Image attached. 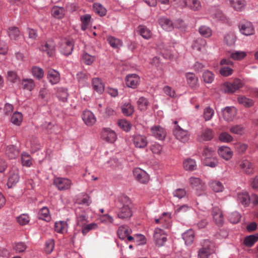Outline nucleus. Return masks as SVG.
Segmentation results:
<instances>
[{"label": "nucleus", "mask_w": 258, "mask_h": 258, "mask_svg": "<svg viewBox=\"0 0 258 258\" xmlns=\"http://www.w3.org/2000/svg\"><path fill=\"white\" fill-rule=\"evenodd\" d=\"M187 83L191 88H195L198 85V78L192 73H187L185 74Z\"/></svg>", "instance_id": "obj_32"}, {"label": "nucleus", "mask_w": 258, "mask_h": 258, "mask_svg": "<svg viewBox=\"0 0 258 258\" xmlns=\"http://www.w3.org/2000/svg\"><path fill=\"white\" fill-rule=\"evenodd\" d=\"M53 184L59 190H64L70 188L72 182L67 178L57 177L54 179Z\"/></svg>", "instance_id": "obj_8"}, {"label": "nucleus", "mask_w": 258, "mask_h": 258, "mask_svg": "<svg viewBox=\"0 0 258 258\" xmlns=\"http://www.w3.org/2000/svg\"><path fill=\"white\" fill-rule=\"evenodd\" d=\"M98 228V225L96 223H91L89 224H85L82 228V232L83 235H86L90 231L96 230Z\"/></svg>", "instance_id": "obj_49"}, {"label": "nucleus", "mask_w": 258, "mask_h": 258, "mask_svg": "<svg viewBox=\"0 0 258 258\" xmlns=\"http://www.w3.org/2000/svg\"><path fill=\"white\" fill-rule=\"evenodd\" d=\"M92 84L93 89L99 94H101L103 92L104 86L101 79L99 78H93L92 81Z\"/></svg>", "instance_id": "obj_30"}, {"label": "nucleus", "mask_w": 258, "mask_h": 258, "mask_svg": "<svg viewBox=\"0 0 258 258\" xmlns=\"http://www.w3.org/2000/svg\"><path fill=\"white\" fill-rule=\"evenodd\" d=\"M185 8H187L194 11H198L202 8L199 0H185Z\"/></svg>", "instance_id": "obj_28"}, {"label": "nucleus", "mask_w": 258, "mask_h": 258, "mask_svg": "<svg viewBox=\"0 0 258 258\" xmlns=\"http://www.w3.org/2000/svg\"><path fill=\"white\" fill-rule=\"evenodd\" d=\"M47 78L52 85H55L59 82L60 75L58 71L50 69L48 71Z\"/></svg>", "instance_id": "obj_21"}, {"label": "nucleus", "mask_w": 258, "mask_h": 258, "mask_svg": "<svg viewBox=\"0 0 258 258\" xmlns=\"http://www.w3.org/2000/svg\"><path fill=\"white\" fill-rule=\"evenodd\" d=\"M158 23L161 27L166 31H170L173 29L172 21L166 17H160L158 19Z\"/></svg>", "instance_id": "obj_26"}, {"label": "nucleus", "mask_w": 258, "mask_h": 258, "mask_svg": "<svg viewBox=\"0 0 258 258\" xmlns=\"http://www.w3.org/2000/svg\"><path fill=\"white\" fill-rule=\"evenodd\" d=\"M133 175L135 178L142 183H146L149 180V176L148 173L140 168L134 169Z\"/></svg>", "instance_id": "obj_13"}, {"label": "nucleus", "mask_w": 258, "mask_h": 258, "mask_svg": "<svg viewBox=\"0 0 258 258\" xmlns=\"http://www.w3.org/2000/svg\"><path fill=\"white\" fill-rule=\"evenodd\" d=\"M51 15L56 18H62L64 15V9L63 7L54 6L51 9Z\"/></svg>", "instance_id": "obj_42"}, {"label": "nucleus", "mask_w": 258, "mask_h": 258, "mask_svg": "<svg viewBox=\"0 0 258 258\" xmlns=\"http://www.w3.org/2000/svg\"><path fill=\"white\" fill-rule=\"evenodd\" d=\"M132 232V230L127 226H121L119 227L117 230V235L121 240H125L126 237Z\"/></svg>", "instance_id": "obj_33"}, {"label": "nucleus", "mask_w": 258, "mask_h": 258, "mask_svg": "<svg viewBox=\"0 0 258 258\" xmlns=\"http://www.w3.org/2000/svg\"><path fill=\"white\" fill-rule=\"evenodd\" d=\"M152 135L158 140L163 141L166 136V131L160 125H154L151 128Z\"/></svg>", "instance_id": "obj_12"}, {"label": "nucleus", "mask_w": 258, "mask_h": 258, "mask_svg": "<svg viewBox=\"0 0 258 258\" xmlns=\"http://www.w3.org/2000/svg\"><path fill=\"white\" fill-rule=\"evenodd\" d=\"M82 118L87 126L93 125L96 121V118L92 112L86 110L82 115Z\"/></svg>", "instance_id": "obj_16"}, {"label": "nucleus", "mask_w": 258, "mask_h": 258, "mask_svg": "<svg viewBox=\"0 0 258 258\" xmlns=\"http://www.w3.org/2000/svg\"><path fill=\"white\" fill-rule=\"evenodd\" d=\"M236 40V36L232 32L226 34L224 36V41L228 45H232Z\"/></svg>", "instance_id": "obj_55"}, {"label": "nucleus", "mask_w": 258, "mask_h": 258, "mask_svg": "<svg viewBox=\"0 0 258 258\" xmlns=\"http://www.w3.org/2000/svg\"><path fill=\"white\" fill-rule=\"evenodd\" d=\"M7 32L12 40H17L20 35L19 30L16 27H9Z\"/></svg>", "instance_id": "obj_48"}, {"label": "nucleus", "mask_w": 258, "mask_h": 258, "mask_svg": "<svg viewBox=\"0 0 258 258\" xmlns=\"http://www.w3.org/2000/svg\"><path fill=\"white\" fill-rule=\"evenodd\" d=\"M56 44L52 39L41 43L39 50L43 53H45L49 57L52 56L55 52Z\"/></svg>", "instance_id": "obj_1"}, {"label": "nucleus", "mask_w": 258, "mask_h": 258, "mask_svg": "<svg viewBox=\"0 0 258 258\" xmlns=\"http://www.w3.org/2000/svg\"><path fill=\"white\" fill-rule=\"evenodd\" d=\"M209 186L213 191L216 192L222 191L224 189L223 184L219 181L213 180L209 182Z\"/></svg>", "instance_id": "obj_45"}, {"label": "nucleus", "mask_w": 258, "mask_h": 258, "mask_svg": "<svg viewBox=\"0 0 258 258\" xmlns=\"http://www.w3.org/2000/svg\"><path fill=\"white\" fill-rule=\"evenodd\" d=\"M140 82V77L135 74H129L125 78V83L127 87L133 89L136 88Z\"/></svg>", "instance_id": "obj_17"}, {"label": "nucleus", "mask_w": 258, "mask_h": 258, "mask_svg": "<svg viewBox=\"0 0 258 258\" xmlns=\"http://www.w3.org/2000/svg\"><path fill=\"white\" fill-rule=\"evenodd\" d=\"M214 136V133L211 128H203L198 136L199 142L208 141L211 140Z\"/></svg>", "instance_id": "obj_14"}, {"label": "nucleus", "mask_w": 258, "mask_h": 258, "mask_svg": "<svg viewBox=\"0 0 258 258\" xmlns=\"http://www.w3.org/2000/svg\"><path fill=\"white\" fill-rule=\"evenodd\" d=\"M5 153L10 159H15L19 154L18 150L13 145L7 146Z\"/></svg>", "instance_id": "obj_35"}, {"label": "nucleus", "mask_w": 258, "mask_h": 258, "mask_svg": "<svg viewBox=\"0 0 258 258\" xmlns=\"http://www.w3.org/2000/svg\"><path fill=\"white\" fill-rule=\"evenodd\" d=\"M206 44V41L205 39L198 38L193 41L191 47L194 50L202 51L204 49Z\"/></svg>", "instance_id": "obj_31"}, {"label": "nucleus", "mask_w": 258, "mask_h": 258, "mask_svg": "<svg viewBox=\"0 0 258 258\" xmlns=\"http://www.w3.org/2000/svg\"><path fill=\"white\" fill-rule=\"evenodd\" d=\"M54 247V241L52 239L47 240L45 243L44 250L47 253H50L53 250Z\"/></svg>", "instance_id": "obj_63"}, {"label": "nucleus", "mask_w": 258, "mask_h": 258, "mask_svg": "<svg viewBox=\"0 0 258 258\" xmlns=\"http://www.w3.org/2000/svg\"><path fill=\"white\" fill-rule=\"evenodd\" d=\"M188 182L190 186L196 190L198 196L202 195L206 189L205 183L199 178L190 177L188 179Z\"/></svg>", "instance_id": "obj_2"}, {"label": "nucleus", "mask_w": 258, "mask_h": 258, "mask_svg": "<svg viewBox=\"0 0 258 258\" xmlns=\"http://www.w3.org/2000/svg\"><path fill=\"white\" fill-rule=\"evenodd\" d=\"M182 237L185 244L190 245L193 242L194 240V232L192 230L189 229L182 234Z\"/></svg>", "instance_id": "obj_34"}, {"label": "nucleus", "mask_w": 258, "mask_h": 258, "mask_svg": "<svg viewBox=\"0 0 258 258\" xmlns=\"http://www.w3.org/2000/svg\"><path fill=\"white\" fill-rule=\"evenodd\" d=\"M32 73L33 76L39 80L42 78L44 76L43 70L37 67H34L32 68Z\"/></svg>", "instance_id": "obj_62"}, {"label": "nucleus", "mask_w": 258, "mask_h": 258, "mask_svg": "<svg viewBox=\"0 0 258 258\" xmlns=\"http://www.w3.org/2000/svg\"><path fill=\"white\" fill-rule=\"evenodd\" d=\"M229 131L231 133L241 136L244 134V129L241 125H235L231 126Z\"/></svg>", "instance_id": "obj_59"}, {"label": "nucleus", "mask_w": 258, "mask_h": 258, "mask_svg": "<svg viewBox=\"0 0 258 258\" xmlns=\"http://www.w3.org/2000/svg\"><path fill=\"white\" fill-rule=\"evenodd\" d=\"M173 133L176 138L182 143H186L189 139L190 134L188 131L182 129L178 125L175 126Z\"/></svg>", "instance_id": "obj_5"}, {"label": "nucleus", "mask_w": 258, "mask_h": 258, "mask_svg": "<svg viewBox=\"0 0 258 258\" xmlns=\"http://www.w3.org/2000/svg\"><path fill=\"white\" fill-rule=\"evenodd\" d=\"M93 10L95 13L98 14L100 16H103L106 15V10L105 8L100 4H94Z\"/></svg>", "instance_id": "obj_56"}, {"label": "nucleus", "mask_w": 258, "mask_h": 258, "mask_svg": "<svg viewBox=\"0 0 258 258\" xmlns=\"http://www.w3.org/2000/svg\"><path fill=\"white\" fill-rule=\"evenodd\" d=\"M122 113L125 116H131L134 112V107L130 102H125L121 106Z\"/></svg>", "instance_id": "obj_40"}, {"label": "nucleus", "mask_w": 258, "mask_h": 258, "mask_svg": "<svg viewBox=\"0 0 258 258\" xmlns=\"http://www.w3.org/2000/svg\"><path fill=\"white\" fill-rule=\"evenodd\" d=\"M74 49L73 40H64L60 46V51L64 55L71 54Z\"/></svg>", "instance_id": "obj_15"}, {"label": "nucleus", "mask_w": 258, "mask_h": 258, "mask_svg": "<svg viewBox=\"0 0 258 258\" xmlns=\"http://www.w3.org/2000/svg\"><path fill=\"white\" fill-rule=\"evenodd\" d=\"M242 87V83L239 79L235 80L232 83H225L222 85V90L225 93H233Z\"/></svg>", "instance_id": "obj_4"}, {"label": "nucleus", "mask_w": 258, "mask_h": 258, "mask_svg": "<svg viewBox=\"0 0 258 258\" xmlns=\"http://www.w3.org/2000/svg\"><path fill=\"white\" fill-rule=\"evenodd\" d=\"M107 41L110 46L114 49H119L123 45L121 40L114 36H107Z\"/></svg>", "instance_id": "obj_29"}, {"label": "nucleus", "mask_w": 258, "mask_h": 258, "mask_svg": "<svg viewBox=\"0 0 258 258\" xmlns=\"http://www.w3.org/2000/svg\"><path fill=\"white\" fill-rule=\"evenodd\" d=\"M246 53L243 51H234L230 54V57L234 60H240L244 58Z\"/></svg>", "instance_id": "obj_57"}, {"label": "nucleus", "mask_w": 258, "mask_h": 258, "mask_svg": "<svg viewBox=\"0 0 258 258\" xmlns=\"http://www.w3.org/2000/svg\"><path fill=\"white\" fill-rule=\"evenodd\" d=\"M19 171L16 167H13L9 172L7 185L9 188H12L19 181Z\"/></svg>", "instance_id": "obj_7"}, {"label": "nucleus", "mask_w": 258, "mask_h": 258, "mask_svg": "<svg viewBox=\"0 0 258 258\" xmlns=\"http://www.w3.org/2000/svg\"><path fill=\"white\" fill-rule=\"evenodd\" d=\"M132 141L137 148L144 149L148 144L147 137L143 135L135 134L132 136Z\"/></svg>", "instance_id": "obj_6"}, {"label": "nucleus", "mask_w": 258, "mask_h": 258, "mask_svg": "<svg viewBox=\"0 0 258 258\" xmlns=\"http://www.w3.org/2000/svg\"><path fill=\"white\" fill-rule=\"evenodd\" d=\"M23 120L22 114L18 111L15 112L11 118V122L16 125H20Z\"/></svg>", "instance_id": "obj_46"}, {"label": "nucleus", "mask_w": 258, "mask_h": 258, "mask_svg": "<svg viewBox=\"0 0 258 258\" xmlns=\"http://www.w3.org/2000/svg\"><path fill=\"white\" fill-rule=\"evenodd\" d=\"M218 153L220 157L226 160H229L232 158L233 152L227 146H222L218 149Z\"/></svg>", "instance_id": "obj_25"}, {"label": "nucleus", "mask_w": 258, "mask_h": 258, "mask_svg": "<svg viewBox=\"0 0 258 258\" xmlns=\"http://www.w3.org/2000/svg\"><path fill=\"white\" fill-rule=\"evenodd\" d=\"M239 166L241 170L246 174H250L253 172V167L251 163L247 159L242 160Z\"/></svg>", "instance_id": "obj_23"}, {"label": "nucleus", "mask_w": 258, "mask_h": 258, "mask_svg": "<svg viewBox=\"0 0 258 258\" xmlns=\"http://www.w3.org/2000/svg\"><path fill=\"white\" fill-rule=\"evenodd\" d=\"M81 21V29L86 30L90 26L91 22V16L90 14H85L80 18Z\"/></svg>", "instance_id": "obj_38"}, {"label": "nucleus", "mask_w": 258, "mask_h": 258, "mask_svg": "<svg viewBox=\"0 0 258 258\" xmlns=\"http://www.w3.org/2000/svg\"><path fill=\"white\" fill-rule=\"evenodd\" d=\"M231 7L236 11H242L245 6L244 0H229Z\"/></svg>", "instance_id": "obj_39"}, {"label": "nucleus", "mask_w": 258, "mask_h": 258, "mask_svg": "<svg viewBox=\"0 0 258 258\" xmlns=\"http://www.w3.org/2000/svg\"><path fill=\"white\" fill-rule=\"evenodd\" d=\"M238 200L242 205L246 206L250 201V197L247 192H242L238 195Z\"/></svg>", "instance_id": "obj_54"}, {"label": "nucleus", "mask_w": 258, "mask_h": 258, "mask_svg": "<svg viewBox=\"0 0 258 258\" xmlns=\"http://www.w3.org/2000/svg\"><path fill=\"white\" fill-rule=\"evenodd\" d=\"M117 217L121 219H128L132 216V208L116 209Z\"/></svg>", "instance_id": "obj_27"}, {"label": "nucleus", "mask_w": 258, "mask_h": 258, "mask_svg": "<svg viewBox=\"0 0 258 258\" xmlns=\"http://www.w3.org/2000/svg\"><path fill=\"white\" fill-rule=\"evenodd\" d=\"M211 17L215 21L225 22L227 20L226 16L222 13L221 10L215 8H211L210 11Z\"/></svg>", "instance_id": "obj_19"}, {"label": "nucleus", "mask_w": 258, "mask_h": 258, "mask_svg": "<svg viewBox=\"0 0 258 258\" xmlns=\"http://www.w3.org/2000/svg\"><path fill=\"white\" fill-rule=\"evenodd\" d=\"M224 119L230 121L233 120L236 114V109L233 106H227L222 109Z\"/></svg>", "instance_id": "obj_18"}, {"label": "nucleus", "mask_w": 258, "mask_h": 258, "mask_svg": "<svg viewBox=\"0 0 258 258\" xmlns=\"http://www.w3.org/2000/svg\"><path fill=\"white\" fill-rule=\"evenodd\" d=\"M139 31L140 35L146 39H149L152 36V32L146 26H140Z\"/></svg>", "instance_id": "obj_51"}, {"label": "nucleus", "mask_w": 258, "mask_h": 258, "mask_svg": "<svg viewBox=\"0 0 258 258\" xmlns=\"http://www.w3.org/2000/svg\"><path fill=\"white\" fill-rule=\"evenodd\" d=\"M212 215L215 223L219 226L222 225L224 218L220 209L218 207H214L212 210Z\"/></svg>", "instance_id": "obj_22"}, {"label": "nucleus", "mask_w": 258, "mask_h": 258, "mask_svg": "<svg viewBox=\"0 0 258 258\" xmlns=\"http://www.w3.org/2000/svg\"><path fill=\"white\" fill-rule=\"evenodd\" d=\"M21 83L23 89L29 91H31L35 86L34 82L32 79H23Z\"/></svg>", "instance_id": "obj_41"}, {"label": "nucleus", "mask_w": 258, "mask_h": 258, "mask_svg": "<svg viewBox=\"0 0 258 258\" xmlns=\"http://www.w3.org/2000/svg\"><path fill=\"white\" fill-rule=\"evenodd\" d=\"M214 74L209 71H205L203 74V80L206 83L210 84L212 83L214 81Z\"/></svg>", "instance_id": "obj_58"}, {"label": "nucleus", "mask_w": 258, "mask_h": 258, "mask_svg": "<svg viewBox=\"0 0 258 258\" xmlns=\"http://www.w3.org/2000/svg\"><path fill=\"white\" fill-rule=\"evenodd\" d=\"M57 96L60 101L65 102L68 100V93L67 90L63 88H61L58 91Z\"/></svg>", "instance_id": "obj_60"}, {"label": "nucleus", "mask_w": 258, "mask_h": 258, "mask_svg": "<svg viewBox=\"0 0 258 258\" xmlns=\"http://www.w3.org/2000/svg\"><path fill=\"white\" fill-rule=\"evenodd\" d=\"M55 231L59 233H64L67 232L68 224L67 222L59 221L56 222L54 225Z\"/></svg>", "instance_id": "obj_36"}, {"label": "nucleus", "mask_w": 258, "mask_h": 258, "mask_svg": "<svg viewBox=\"0 0 258 258\" xmlns=\"http://www.w3.org/2000/svg\"><path fill=\"white\" fill-rule=\"evenodd\" d=\"M219 140L223 143H229L233 140V137L226 132H222L219 136Z\"/></svg>", "instance_id": "obj_64"}, {"label": "nucleus", "mask_w": 258, "mask_h": 258, "mask_svg": "<svg viewBox=\"0 0 258 258\" xmlns=\"http://www.w3.org/2000/svg\"><path fill=\"white\" fill-rule=\"evenodd\" d=\"M118 125L121 129L125 132L130 131L132 127V125L130 122L125 119L119 120Z\"/></svg>", "instance_id": "obj_61"}, {"label": "nucleus", "mask_w": 258, "mask_h": 258, "mask_svg": "<svg viewBox=\"0 0 258 258\" xmlns=\"http://www.w3.org/2000/svg\"><path fill=\"white\" fill-rule=\"evenodd\" d=\"M137 104L139 109L141 111H145L147 109L149 103L146 98L141 97L137 101Z\"/></svg>", "instance_id": "obj_44"}, {"label": "nucleus", "mask_w": 258, "mask_h": 258, "mask_svg": "<svg viewBox=\"0 0 258 258\" xmlns=\"http://www.w3.org/2000/svg\"><path fill=\"white\" fill-rule=\"evenodd\" d=\"M21 162L23 166L30 167L32 163L29 154L26 152H23L21 155Z\"/></svg>", "instance_id": "obj_52"}, {"label": "nucleus", "mask_w": 258, "mask_h": 258, "mask_svg": "<svg viewBox=\"0 0 258 258\" xmlns=\"http://www.w3.org/2000/svg\"><path fill=\"white\" fill-rule=\"evenodd\" d=\"M116 209L132 208V202L130 199L126 195H120L115 202Z\"/></svg>", "instance_id": "obj_10"}, {"label": "nucleus", "mask_w": 258, "mask_h": 258, "mask_svg": "<svg viewBox=\"0 0 258 258\" xmlns=\"http://www.w3.org/2000/svg\"><path fill=\"white\" fill-rule=\"evenodd\" d=\"M213 252V243L209 240H205L203 245L198 250V258H208Z\"/></svg>", "instance_id": "obj_3"}, {"label": "nucleus", "mask_w": 258, "mask_h": 258, "mask_svg": "<svg viewBox=\"0 0 258 258\" xmlns=\"http://www.w3.org/2000/svg\"><path fill=\"white\" fill-rule=\"evenodd\" d=\"M203 163L205 166L213 168L218 165V161L217 159L214 156L211 158L207 157L204 158Z\"/></svg>", "instance_id": "obj_53"}, {"label": "nucleus", "mask_w": 258, "mask_h": 258, "mask_svg": "<svg viewBox=\"0 0 258 258\" xmlns=\"http://www.w3.org/2000/svg\"><path fill=\"white\" fill-rule=\"evenodd\" d=\"M238 27L240 32L244 35H250L254 33L253 25L250 22L245 21H241L239 23Z\"/></svg>", "instance_id": "obj_11"}, {"label": "nucleus", "mask_w": 258, "mask_h": 258, "mask_svg": "<svg viewBox=\"0 0 258 258\" xmlns=\"http://www.w3.org/2000/svg\"><path fill=\"white\" fill-rule=\"evenodd\" d=\"M103 139L110 143H113L116 139L115 133L108 128H104L102 133Z\"/></svg>", "instance_id": "obj_20"}, {"label": "nucleus", "mask_w": 258, "mask_h": 258, "mask_svg": "<svg viewBox=\"0 0 258 258\" xmlns=\"http://www.w3.org/2000/svg\"><path fill=\"white\" fill-rule=\"evenodd\" d=\"M153 237L156 244L159 246L163 245L167 240L166 233L160 228L155 229Z\"/></svg>", "instance_id": "obj_9"}, {"label": "nucleus", "mask_w": 258, "mask_h": 258, "mask_svg": "<svg viewBox=\"0 0 258 258\" xmlns=\"http://www.w3.org/2000/svg\"><path fill=\"white\" fill-rule=\"evenodd\" d=\"M39 219L49 221L51 219L49 209L46 207L42 208L38 213Z\"/></svg>", "instance_id": "obj_43"}, {"label": "nucleus", "mask_w": 258, "mask_h": 258, "mask_svg": "<svg viewBox=\"0 0 258 258\" xmlns=\"http://www.w3.org/2000/svg\"><path fill=\"white\" fill-rule=\"evenodd\" d=\"M237 100L240 104L247 108L252 107L254 103V102L252 99L247 98L244 96H239L237 98Z\"/></svg>", "instance_id": "obj_37"}, {"label": "nucleus", "mask_w": 258, "mask_h": 258, "mask_svg": "<svg viewBox=\"0 0 258 258\" xmlns=\"http://www.w3.org/2000/svg\"><path fill=\"white\" fill-rule=\"evenodd\" d=\"M200 34L204 37L208 38L210 37L212 34L211 29L206 25H202L199 28Z\"/></svg>", "instance_id": "obj_47"}, {"label": "nucleus", "mask_w": 258, "mask_h": 258, "mask_svg": "<svg viewBox=\"0 0 258 258\" xmlns=\"http://www.w3.org/2000/svg\"><path fill=\"white\" fill-rule=\"evenodd\" d=\"M183 167L186 171H192L197 169V165L195 159L187 158L183 160Z\"/></svg>", "instance_id": "obj_24"}, {"label": "nucleus", "mask_w": 258, "mask_h": 258, "mask_svg": "<svg viewBox=\"0 0 258 258\" xmlns=\"http://www.w3.org/2000/svg\"><path fill=\"white\" fill-rule=\"evenodd\" d=\"M258 240V234L251 235L246 237L244 240V243L247 246H252Z\"/></svg>", "instance_id": "obj_50"}]
</instances>
